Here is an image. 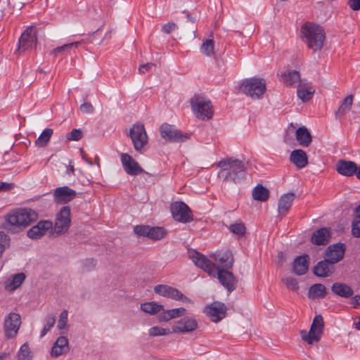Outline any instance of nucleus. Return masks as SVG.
Masks as SVG:
<instances>
[{"label":"nucleus","mask_w":360,"mask_h":360,"mask_svg":"<svg viewBox=\"0 0 360 360\" xmlns=\"http://www.w3.org/2000/svg\"><path fill=\"white\" fill-rule=\"evenodd\" d=\"M248 164V162L233 158L223 159L218 163L221 168L219 176L224 181L236 182L240 175L244 176Z\"/></svg>","instance_id":"3"},{"label":"nucleus","mask_w":360,"mask_h":360,"mask_svg":"<svg viewBox=\"0 0 360 360\" xmlns=\"http://www.w3.org/2000/svg\"><path fill=\"white\" fill-rule=\"evenodd\" d=\"M229 230L231 233L237 235L238 237H243L245 235L246 227L243 222L239 221L231 224Z\"/></svg>","instance_id":"42"},{"label":"nucleus","mask_w":360,"mask_h":360,"mask_svg":"<svg viewBox=\"0 0 360 360\" xmlns=\"http://www.w3.org/2000/svg\"><path fill=\"white\" fill-rule=\"evenodd\" d=\"M326 295V288L321 283L312 285L308 291V297L310 299L323 298Z\"/></svg>","instance_id":"36"},{"label":"nucleus","mask_w":360,"mask_h":360,"mask_svg":"<svg viewBox=\"0 0 360 360\" xmlns=\"http://www.w3.org/2000/svg\"><path fill=\"white\" fill-rule=\"evenodd\" d=\"M53 134L52 129L46 128L39 135L38 139L35 141V145L39 148L46 146Z\"/></svg>","instance_id":"39"},{"label":"nucleus","mask_w":360,"mask_h":360,"mask_svg":"<svg viewBox=\"0 0 360 360\" xmlns=\"http://www.w3.org/2000/svg\"><path fill=\"white\" fill-rule=\"evenodd\" d=\"M213 257L216 261H218V262L223 267L222 269L226 268V269L228 270L229 269L232 268L233 265V256L232 252L229 250L219 253L217 255H214Z\"/></svg>","instance_id":"31"},{"label":"nucleus","mask_w":360,"mask_h":360,"mask_svg":"<svg viewBox=\"0 0 360 360\" xmlns=\"http://www.w3.org/2000/svg\"><path fill=\"white\" fill-rule=\"evenodd\" d=\"M82 137V131L79 129H74L66 136L68 140L70 141H79Z\"/></svg>","instance_id":"49"},{"label":"nucleus","mask_w":360,"mask_h":360,"mask_svg":"<svg viewBox=\"0 0 360 360\" xmlns=\"http://www.w3.org/2000/svg\"><path fill=\"white\" fill-rule=\"evenodd\" d=\"M37 42V31L33 26L28 27L21 34L17 53H22L36 46Z\"/></svg>","instance_id":"9"},{"label":"nucleus","mask_w":360,"mask_h":360,"mask_svg":"<svg viewBox=\"0 0 360 360\" xmlns=\"http://www.w3.org/2000/svg\"><path fill=\"white\" fill-rule=\"evenodd\" d=\"M170 333L169 329L162 328L160 327H153L149 330V335L150 336H158V335H165Z\"/></svg>","instance_id":"48"},{"label":"nucleus","mask_w":360,"mask_h":360,"mask_svg":"<svg viewBox=\"0 0 360 360\" xmlns=\"http://www.w3.org/2000/svg\"><path fill=\"white\" fill-rule=\"evenodd\" d=\"M352 233L356 238H360V219H354L352 224Z\"/></svg>","instance_id":"51"},{"label":"nucleus","mask_w":360,"mask_h":360,"mask_svg":"<svg viewBox=\"0 0 360 360\" xmlns=\"http://www.w3.org/2000/svg\"><path fill=\"white\" fill-rule=\"evenodd\" d=\"M191 105L198 118L201 120L212 118L213 110L210 101L206 100L199 95H195L191 98Z\"/></svg>","instance_id":"5"},{"label":"nucleus","mask_w":360,"mask_h":360,"mask_svg":"<svg viewBox=\"0 0 360 360\" xmlns=\"http://www.w3.org/2000/svg\"><path fill=\"white\" fill-rule=\"evenodd\" d=\"M13 187V184L0 181V191H8Z\"/></svg>","instance_id":"56"},{"label":"nucleus","mask_w":360,"mask_h":360,"mask_svg":"<svg viewBox=\"0 0 360 360\" xmlns=\"http://www.w3.org/2000/svg\"><path fill=\"white\" fill-rule=\"evenodd\" d=\"M121 161L126 173L131 176H136L144 173L143 169L139 164L129 154L122 153Z\"/></svg>","instance_id":"18"},{"label":"nucleus","mask_w":360,"mask_h":360,"mask_svg":"<svg viewBox=\"0 0 360 360\" xmlns=\"http://www.w3.org/2000/svg\"><path fill=\"white\" fill-rule=\"evenodd\" d=\"M356 176L359 179H360V167H358Z\"/></svg>","instance_id":"62"},{"label":"nucleus","mask_w":360,"mask_h":360,"mask_svg":"<svg viewBox=\"0 0 360 360\" xmlns=\"http://www.w3.org/2000/svg\"><path fill=\"white\" fill-rule=\"evenodd\" d=\"M301 36L307 47L314 51H321L326 41L324 29L314 22H306L301 27Z\"/></svg>","instance_id":"2"},{"label":"nucleus","mask_w":360,"mask_h":360,"mask_svg":"<svg viewBox=\"0 0 360 360\" xmlns=\"http://www.w3.org/2000/svg\"><path fill=\"white\" fill-rule=\"evenodd\" d=\"M25 279V275L23 273H20L14 275L13 280L11 283V290H15L18 288Z\"/></svg>","instance_id":"47"},{"label":"nucleus","mask_w":360,"mask_h":360,"mask_svg":"<svg viewBox=\"0 0 360 360\" xmlns=\"http://www.w3.org/2000/svg\"><path fill=\"white\" fill-rule=\"evenodd\" d=\"M37 219L38 214L34 210L28 208L19 209L6 216L3 226L11 233H18L31 225Z\"/></svg>","instance_id":"1"},{"label":"nucleus","mask_w":360,"mask_h":360,"mask_svg":"<svg viewBox=\"0 0 360 360\" xmlns=\"http://www.w3.org/2000/svg\"><path fill=\"white\" fill-rule=\"evenodd\" d=\"M347 5L354 11L360 10V0H348Z\"/></svg>","instance_id":"55"},{"label":"nucleus","mask_w":360,"mask_h":360,"mask_svg":"<svg viewBox=\"0 0 360 360\" xmlns=\"http://www.w3.org/2000/svg\"><path fill=\"white\" fill-rule=\"evenodd\" d=\"M240 89L252 98H259L266 91L265 81L262 78L252 77L244 80Z\"/></svg>","instance_id":"4"},{"label":"nucleus","mask_w":360,"mask_h":360,"mask_svg":"<svg viewBox=\"0 0 360 360\" xmlns=\"http://www.w3.org/2000/svg\"><path fill=\"white\" fill-rule=\"evenodd\" d=\"M290 160L299 169L304 168L308 165L307 155L301 149L292 150L290 155Z\"/></svg>","instance_id":"28"},{"label":"nucleus","mask_w":360,"mask_h":360,"mask_svg":"<svg viewBox=\"0 0 360 360\" xmlns=\"http://www.w3.org/2000/svg\"><path fill=\"white\" fill-rule=\"evenodd\" d=\"M68 321V311L63 310L59 317L58 328L60 330L64 329L65 328L66 323Z\"/></svg>","instance_id":"50"},{"label":"nucleus","mask_w":360,"mask_h":360,"mask_svg":"<svg viewBox=\"0 0 360 360\" xmlns=\"http://www.w3.org/2000/svg\"><path fill=\"white\" fill-rule=\"evenodd\" d=\"M155 65L152 63H148L146 64L141 65L139 68V72L140 74H144L146 72L149 71L153 67H155Z\"/></svg>","instance_id":"54"},{"label":"nucleus","mask_w":360,"mask_h":360,"mask_svg":"<svg viewBox=\"0 0 360 360\" xmlns=\"http://www.w3.org/2000/svg\"><path fill=\"white\" fill-rule=\"evenodd\" d=\"M352 304H353L354 308H356L358 306H360V295H355L352 299Z\"/></svg>","instance_id":"58"},{"label":"nucleus","mask_w":360,"mask_h":360,"mask_svg":"<svg viewBox=\"0 0 360 360\" xmlns=\"http://www.w3.org/2000/svg\"><path fill=\"white\" fill-rule=\"evenodd\" d=\"M186 309L183 307L172 309L167 311H163L159 315V320L160 321H168L172 319L180 317L184 315Z\"/></svg>","instance_id":"34"},{"label":"nucleus","mask_w":360,"mask_h":360,"mask_svg":"<svg viewBox=\"0 0 360 360\" xmlns=\"http://www.w3.org/2000/svg\"><path fill=\"white\" fill-rule=\"evenodd\" d=\"M129 136L132 141L134 149L137 152H141L148 141L143 124L137 123L132 126L129 130Z\"/></svg>","instance_id":"8"},{"label":"nucleus","mask_w":360,"mask_h":360,"mask_svg":"<svg viewBox=\"0 0 360 360\" xmlns=\"http://www.w3.org/2000/svg\"><path fill=\"white\" fill-rule=\"evenodd\" d=\"M331 291L334 294L345 298L350 297L354 293V291L350 286L345 283L339 282L333 284Z\"/></svg>","instance_id":"33"},{"label":"nucleus","mask_w":360,"mask_h":360,"mask_svg":"<svg viewBox=\"0 0 360 360\" xmlns=\"http://www.w3.org/2000/svg\"><path fill=\"white\" fill-rule=\"evenodd\" d=\"M353 102V96L349 95L343 100L341 105L335 112V116L338 117V116L344 115L346 112L349 111L352 105Z\"/></svg>","instance_id":"40"},{"label":"nucleus","mask_w":360,"mask_h":360,"mask_svg":"<svg viewBox=\"0 0 360 360\" xmlns=\"http://www.w3.org/2000/svg\"><path fill=\"white\" fill-rule=\"evenodd\" d=\"M89 262L93 265V266H95L96 265V261L94 260V259H90L89 260Z\"/></svg>","instance_id":"64"},{"label":"nucleus","mask_w":360,"mask_h":360,"mask_svg":"<svg viewBox=\"0 0 360 360\" xmlns=\"http://www.w3.org/2000/svg\"><path fill=\"white\" fill-rule=\"evenodd\" d=\"M173 218L181 223H188L193 220V214L189 207L184 202H174L171 205Z\"/></svg>","instance_id":"11"},{"label":"nucleus","mask_w":360,"mask_h":360,"mask_svg":"<svg viewBox=\"0 0 360 360\" xmlns=\"http://www.w3.org/2000/svg\"><path fill=\"white\" fill-rule=\"evenodd\" d=\"M77 197V192L68 186L56 188L53 192V200L56 203L65 204Z\"/></svg>","instance_id":"20"},{"label":"nucleus","mask_w":360,"mask_h":360,"mask_svg":"<svg viewBox=\"0 0 360 360\" xmlns=\"http://www.w3.org/2000/svg\"><path fill=\"white\" fill-rule=\"evenodd\" d=\"M190 257L197 266L202 269L210 275L214 274L219 268L205 256L196 251L192 252L190 255Z\"/></svg>","instance_id":"17"},{"label":"nucleus","mask_w":360,"mask_h":360,"mask_svg":"<svg viewBox=\"0 0 360 360\" xmlns=\"http://www.w3.org/2000/svg\"><path fill=\"white\" fill-rule=\"evenodd\" d=\"M68 340L65 336H60L57 338L56 341L53 344L51 351V355L53 357H58L63 354H65L68 352Z\"/></svg>","instance_id":"27"},{"label":"nucleus","mask_w":360,"mask_h":360,"mask_svg":"<svg viewBox=\"0 0 360 360\" xmlns=\"http://www.w3.org/2000/svg\"><path fill=\"white\" fill-rule=\"evenodd\" d=\"M217 278L220 283L228 290L229 292H233L237 286L238 279L233 274L227 269L218 268L216 271Z\"/></svg>","instance_id":"16"},{"label":"nucleus","mask_w":360,"mask_h":360,"mask_svg":"<svg viewBox=\"0 0 360 360\" xmlns=\"http://www.w3.org/2000/svg\"><path fill=\"white\" fill-rule=\"evenodd\" d=\"M335 270V264L326 257L314 266L312 272L317 277L326 278L330 276Z\"/></svg>","instance_id":"19"},{"label":"nucleus","mask_w":360,"mask_h":360,"mask_svg":"<svg viewBox=\"0 0 360 360\" xmlns=\"http://www.w3.org/2000/svg\"><path fill=\"white\" fill-rule=\"evenodd\" d=\"M314 92L315 89L308 83L302 82L297 85V94L303 102L309 101Z\"/></svg>","instance_id":"30"},{"label":"nucleus","mask_w":360,"mask_h":360,"mask_svg":"<svg viewBox=\"0 0 360 360\" xmlns=\"http://www.w3.org/2000/svg\"><path fill=\"white\" fill-rule=\"evenodd\" d=\"M252 195L255 200L265 202L269 198V191L262 185L258 184L254 188Z\"/></svg>","instance_id":"37"},{"label":"nucleus","mask_w":360,"mask_h":360,"mask_svg":"<svg viewBox=\"0 0 360 360\" xmlns=\"http://www.w3.org/2000/svg\"><path fill=\"white\" fill-rule=\"evenodd\" d=\"M21 317L19 314L11 312L5 318L4 329L5 336L8 339L13 338L18 334L21 325Z\"/></svg>","instance_id":"12"},{"label":"nucleus","mask_w":360,"mask_h":360,"mask_svg":"<svg viewBox=\"0 0 360 360\" xmlns=\"http://www.w3.org/2000/svg\"><path fill=\"white\" fill-rule=\"evenodd\" d=\"M32 356L29 345L27 342L24 343L18 353V360H31Z\"/></svg>","instance_id":"43"},{"label":"nucleus","mask_w":360,"mask_h":360,"mask_svg":"<svg viewBox=\"0 0 360 360\" xmlns=\"http://www.w3.org/2000/svg\"><path fill=\"white\" fill-rule=\"evenodd\" d=\"M282 282L289 290L297 291L299 289L298 282L295 278L287 276L282 278Z\"/></svg>","instance_id":"44"},{"label":"nucleus","mask_w":360,"mask_h":360,"mask_svg":"<svg viewBox=\"0 0 360 360\" xmlns=\"http://www.w3.org/2000/svg\"><path fill=\"white\" fill-rule=\"evenodd\" d=\"M53 229V222L49 220H43L32 226L27 232V236L32 239L37 240L42 237L46 233Z\"/></svg>","instance_id":"22"},{"label":"nucleus","mask_w":360,"mask_h":360,"mask_svg":"<svg viewBox=\"0 0 360 360\" xmlns=\"http://www.w3.org/2000/svg\"><path fill=\"white\" fill-rule=\"evenodd\" d=\"M154 292L156 294L163 297L181 301L185 303H192L191 299L184 295L178 289L167 285H158L154 288Z\"/></svg>","instance_id":"14"},{"label":"nucleus","mask_w":360,"mask_h":360,"mask_svg":"<svg viewBox=\"0 0 360 360\" xmlns=\"http://www.w3.org/2000/svg\"><path fill=\"white\" fill-rule=\"evenodd\" d=\"M198 321L193 317H185L180 319L176 326L173 327L175 333H191L198 328Z\"/></svg>","instance_id":"23"},{"label":"nucleus","mask_w":360,"mask_h":360,"mask_svg":"<svg viewBox=\"0 0 360 360\" xmlns=\"http://www.w3.org/2000/svg\"><path fill=\"white\" fill-rule=\"evenodd\" d=\"M177 27L174 22H168L162 27V31L166 34H170Z\"/></svg>","instance_id":"53"},{"label":"nucleus","mask_w":360,"mask_h":360,"mask_svg":"<svg viewBox=\"0 0 360 360\" xmlns=\"http://www.w3.org/2000/svg\"><path fill=\"white\" fill-rule=\"evenodd\" d=\"M134 231L140 236L148 237L155 240L163 238L167 234V231L162 227H151L146 225H137L134 227Z\"/></svg>","instance_id":"13"},{"label":"nucleus","mask_w":360,"mask_h":360,"mask_svg":"<svg viewBox=\"0 0 360 360\" xmlns=\"http://www.w3.org/2000/svg\"><path fill=\"white\" fill-rule=\"evenodd\" d=\"M70 207L69 206H63L56 214L53 229L54 233L59 236L65 233L71 224Z\"/></svg>","instance_id":"7"},{"label":"nucleus","mask_w":360,"mask_h":360,"mask_svg":"<svg viewBox=\"0 0 360 360\" xmlns=\"http://www.w3.org/2000/svg\"><path fill=\"white\" fill-rule=\"evenodd\" d=\"M204 312L212 322L218 323L226 317L227 307L222 302H214L205 308Z\"/></svg>","instance_id":"15"},{"label":"nucleus","mask_w":360,"mask_h":360,"mask_svg":"<svg viewBox=\"0 0 360 360\" xmlns=\"http://www.w3.org/2000/svg\"><path fill=\"white\" fill-rule=\"evenodd\" d=\"M6 353H2L1 355H0V360H3L4 359V357L6 356Z\"/></svg>","instance_id":"63"},{"label":"nucleus","mask_w":360,"mask_h":360,"mask_svg":"<svg viewBox=\"0 0 360 360\" xmlns=\"http://www.w3.org/2000/svg\"><path fill=\"white\" fill-rule=\"evenodd\" d=\"M331 233L329 228H321L314 231L311 237V243L316 245H326L330 239Z\"/></svg>","instance_id":"25"},{"label":"nucleus","mask_w":360,"mask_h":360,"mask_svg":"<svg viewBox=\"0 0 360 360\" xmlns=\"http://www.w3.org/2000/svg\"><path fill=\"white\" fill-rule=\"evenodd\" d=\"M202 52L207 56H212L214 51V41L212 39H206L201 46Z\"/></svg>","instance_id":"46"},{"label":"nucleus","mask_w":360,"mask_h":360,"mask_svg":"<svg viewBox=\"0 0 360 360\" xmlns=\"http://www.w3.org/2000/svg\"><path fill=\"white\" fill-rule=\"evenodd\" d=\"M80 42H73L70 44H64L61 46H58L54 49H53L51 52V55L54 57H57L60 55H63L65 53L68 52L69 49L72 47H77Z\"/></svg>","instance_id":"41"},{"label":"nucleus","mask_w":360,"mask_h":360,"mask_svg":"<svg viewBox=\"0 0 360 360\" xmlns=\"http://www.w3.org/2000/svg\"><path fill=\"white\" fill-rule=\"evenodd\" d=\"M355 217L354 219L355 220H358V219H360V205H359L356 209H355Z\"/></svg>","instance_id":"59"},{"label":"nucleus","mask_w":360,"mask_h":360,"mask_svg":"<svg viewBox=\"0 0 360 360\" xmlns=\"http://www.w3.org/2000/svg\"><path fill=\"white\" fill-rule=\"evenodd\" d=\"M323 328L324 322L322 316L320 314L316 315L313 319L309 331L301 330V338L309 345H312L314 342H316L320 340Z\"/></svg>","instance_id":"6"},{"label":"nucleus","mask_w":360,"mask_h":360,"mask_svg":"<svg viewBox=\"0 0 360 360\" xmlns=\"http://www.w3.org/2000/svg\"><path fill=\"white\" fill-rule=\"evenodd\" d=\"M283 83L288 86H292L300 82H302L300 79V74L296 70H289L282 75Z\"/></svg>","instance_id":"35"},{"label":"nucleus","mask_w":360,"mask_h":360,"mask_svg":"<svg viewBox=\"0 0 360 360\" xmlns=\"http://www.w3.org/2000/svg\"><path fill=\"white\" fill-rule=\"evenodd\" d=\"M286 254L283 252H279L278 254V261L277 264L278 266H282L285 260Z\"/></svg>","instance_id":"57"},{"label":"nucleus","mask_w":360,"mask_h":360,"mask_svg":"<svg viewBox=\"0 0 360 360\" xmlns=\"http://www.w3.org/2000/svg\"><path fill=\"white\" fill-rule=\"evenodd\" d=\"M75 168L73 165H69L67 167V172L74 174Z\"/></svg>","instance_id":"60"},{"label":"nucleus","mask_w":360,"mask_h":360,"mask_svg":"<svg viewBox=\"0 0 360 360\" xmlns=\"http://www.w3.org/2000/svg\"><path fill=\"white\" fill-rule=\"evenodd\" d=\"M80 110L84 112V113H86V114H90V113H93L94 111V106L92 105V104L89 102H86V103H82L80 107Z\"/></svg>","instance_id":"52"},{"label":"nucleus","mask_w":360,"mask_h":360,"mask_svg":"<svg viewBox=\"0 0 360 360\" xmlns=\"http://www.w3.org/2000/svg\"><path fill=\"white\" fill-rule=\"evenodd\" d=\"M161 136L169 142H184L189 139V135L178 130L174 125L162 124L160 127Z\"/></svg>","instance_id":"10"},{"label":"nucleus","mask_w":360,"mask_h":360,"mask_svg":"<svg viewBox=\"0 0 360 360\" xmlns=\"http://www.w3.org/2000/svg\"><path fill=\"white\" fill-rule=\"evenodd\" d=\"M336 169L341 175L351 176L356 174L358 167L354 162L340 160L337 162Z\"/></svg>","instance_id":"26"},{"label":"nucleus","mask_w":360,"mask_h":360,"mask_svg":"<svg viewBox=\"0 0 360 360\" xmlns=\"http://www.w3.org/2000/svg\"><path fill=\"white\" fill-rule=\"evenodd\" d=\"M354 326L357 330H360V316L359 317V321L354 323Z\"/></svg>","instance_id":"61"},{"label":"nucleus","mask_w":360,"mask_h":360,"mask_svg":"<svg viewBox=\"0 0 360 360\" xmlns=\"http://www.w3.org/2000/svg\"><path fill=\"white\" fill-rule=\"evenodd\" d=\"M309 256L307 254L297 257L292 263V271L298 276L305 274L309 270Z\"/></svg>","instance_id":"24"},{"label":"nucleus","mask_w":360,"mask_h":360,"mask_svg":"<svg viewBox=\"0 0 360 360\" xmlns=\"http://www.w3.org/2000/svg\"><path fill=\"white\" fill-rule=\"evenodd\" d=\"M295 136L296 140L302 147H308L312 141V136L305 127H299L296 130Z\"/></svg>","instance_id":"32"},{"label":"nucleus","mask_w":360,"mask_h":360,"mask_svg":"<svg viewBox=\"0 0 360 360\" xmlns=\"http://www.w3.org/2000/svg\"><path fill=\"white\" fill-rule=\"evenodd\" d=\"M295 198V195L293 193H288L281 197L278 204L279 214L285 216L288 212Z\"/></svg>","instance_id":"29"},{"label":"nucleus","mask_w":360,"mask_h":360,"mask_svg":"<svg viewBox=\"0 0 360 360\" xmlns=\"http://www.w3.org/2000/svg\"><path fill=\"white\" fill-rule=\"evenodd\" d=\"M46 324L41 330V337L44 336L56 323V317L53 314L48 315L45 319Z\"/></svg>","instance_id":"45"},{"label":"nucleus","mask_w":360,"mask_h":360,"mask_svg":"<svg viewBox=\"0 0 360 360\" xmlns=\"http://www.w3.org/2000/svg\"><path fill=\"white\" fill-rule=\"evenodd\" d=\"M141 309L145 313L151 315L156 314L161 311H164V307L155 302H148L141 304Z\"/></svg>","instance_id":"38"},{"label":"nucleus","mask_w":360,"mask_h":360,"mask_svg":"<svg viewBox=\"0 0 360 360\" xmlns=\"http://www.w3.org/2000/svg\"><path fill=\"white\" fill-rule=\"evenodd\" d=\"M346 246L344 243H338L329 245L325 251V256L333 264L341 261L345 255Z\"/></svg>","instance_id":"21"}]
</instances>
